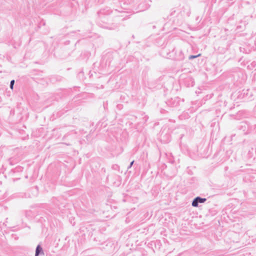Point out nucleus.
Returning <instances> with one entry per match:
<instances>
[{"mask_svg":"<svg viewBox=\"0 0 256 256\" xmlns=\"http://www.w3.org/2000/svg\"><path fill=\"white\" fill-rule=\"evenodd\" d=\"M206 200V198H202L200 196H197L194 198L192 202V206L194 207L198 206L199 203H204Z\"/></svg>","mask_w":256,"mask_h":256,"instance_id":"1","label":"nucleus"},{"mask_svg":"<svg viewBox=\"0 0 256 256\" xmlns=\"http://www.w3.org/2000/svg\"><path fill=\"white\" fill-rule=\"evenodd\" d=\"M200 56V54H198V55H190L189 56V60H192L194 58H196Z\"/></svg>","mask_w":256,"mask_h":256,"instance_id":"3","label":"nucleus"},{"mask_svg":"<svg viewBox=\"0 0 256 256\" xmlns=\"http://www.w3.org/2000/svg\"><path fill=\"white\" fill-rule=\"evenodd\" d=\"M14 80H12L10 82V88L12 90L13 89V88H14Z\"/></svg>","mask_w":256,"mask_h":256,"instance_id":"4","label":"nucleus"},{"mask_svg":"<svg viewBox=\"0 0 256 256\" xmlns=\"http://www.w3.org/2000/svg\"><path fill=\"white\" fill-rule=\"evenodd\" d=\"M40 254H44V252L41 246L40 245H38L36 248L35 256H38Z\"/></svg>","mask_w":256,"mask_h":256,"instance_id":"2","label":"nucleus"},{"mask_svg":"<svg viewBox=\"0 0 256 256\" xmlns=\"http://www.w3.org/2000/svg\"><path fill=\"white\" fill-rule=\"evenodd\" d=\"M134 162V160L132 161V162L130 163V166H128V168H130L132 166V164H133Z\"/></svg>","mask_w":256,"mask_h":256,"instance_id":"5","label":"nucleus"}]
</instances>
